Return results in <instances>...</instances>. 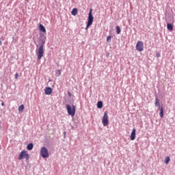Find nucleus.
I'll use <instances>...</instances> for the list:
<instances>
[{"label": "nucleus", "instance_id": "obj_9", "mask_svg": "<svg viewBox=\"0 0 175 175\" xmlns=\"http://www.w3.org/2000/svg\"><path fill=\"white\" fill-rule=\"evenodd\" d=\"M45 95H51V93L53 92V89L51 88H46L44 90Z\"/></svg>", "mask_w": 175, "mask_h": 175}, {"label": "nucleus", "instance_id": "obj_18", "mask_svg": "<svg viewBox=\"0 0 175 175\" xmlns=\"http://www.w3.org/2000/svg\"><path fill=\"white\" fill-rule=\"evenodd\" d=\"M169 162H170V157H165V163H166V165H167V163H169Z\"/></svg>", "mask_w": 175, "mask_h": 175}, {"label": "nucleus", "instance_id": "obj_14", "mask_svg": "<svg viewBox=\"0 0 175 175\" xmlns=\"http://www.w3.org/2000/svg\"><path fill=\"white\" fill-rule=\"evenodd\" d=\"M167 28L168 31H173V25H172L170 23L167 24Z\"/></svg>", "mask_w": 175, "mask_h": 175}, {"label": "nucleus", "instance_id": "obj_11", "mask_svg": "<svg viewBox=\"0 0 175 175\" xmlns=\"http://www.w3.org/2000/svg\"><path fill=\"white\" fill-rule=\"evenodd\" d=\"M79 10H77V8H73L72 12H71V14H72V16H76L78 13Z\"/></svg>", "mask_w": 175, "mask_h": 175}, {"label": "nucleus", "instance_id": "obj_5", "mask_svg": "<svg viewBox=\"0 0 175 175\" xmlns=\"http://www.w3.org/2000/svg\"><path fill=\"white\" fill-rule=\"evenodd\" d=\"M102 122L104 126H107V125H109V116L107 115V112L106 111L104 113Z\"/></svg>", "mask_w": 175, "mask_h": 175}, {"label": "nucleus", "instance_id": "obj_16", "mask_svg": "<svg viewBox=\"0 0 175 175\" xmlns=\"http://www.w3.org/2000/svg\"><path fill=\"white\" fill-rule=\"evenodd\" d=\"M116 33H118V35H120V33H121V29L120 28V26L116 27Z\"/></svg>", "mask_w": 175, "mask_h": 175}, {"label": "nucleus", "instance_id": "obj_8", "mask_svg": "<svg viewBox=\"0 0 175 175\" xmlns=\"http://www.w3.org/2000/svg\"><path fill=\"white\" fill-rule=\"evenodd\" d=\"M131 140H135L136 139V129H133L130 135Z\"/></svg>", "mask_w": 175, "mask_h": 175}, {"label": "nucleus", "instance_id": "obj_3", "mask_svg": "<svg viewBox=\"0 0 175 175\" xmlns=\"http://www.w3.org/2000/svg\"><path fill=\"white\" fill-rule=\"evenodd\" d=\"M38 59H42L43 55H44V49L43 47V44H41L36 53Z\"/></svg>", "mask_w": 175, "mask_h": 175}, {"label": "nucleus", "instance_id": "obj_2", "mask_svg": "<svg viewBox=\"0 0 175 175\" xmlns=\"http://www.w3.org/2000/svg\"><path fill=\"white\" fill-rule=\"evenodd\" d=\"M66 109L69 116H71V117H75V114H76V106L73 105L72 106H70V105H67Z\"/></svg>", "mask_w": 175, "mask_h": 175}, {"label": "nucleus", "instance_id": "obj_17", "mask_svg": "<svg viewBox=\"0 0 175 175\" xmlns=\"http://www.w3.org/2000/svg\"><path fill=\"white\" fill-rule=\"evenodd\" d=\"M24 111V105H21L19 107H18V111L22 112Z\"/></svg>", "mask_w": 175, "mask_h": 175}, {"label": "nucleus", "instance_id": "obj_19", "mask_svg": "<svg viewBox=\"0 0 175 175\" xmlns=\"http://www.w3.org/2000/svg\"><path fill=\"white\" fill-rule=\"evenodd\" d=\"M155 106H159V100L158 98L155 99Z\"/></svg>", "mask_w": 175, "mask_h": 175}, {"label": "nucleus", "instance_id": "obj_10", "mask_svg": "<svg viewBox=\"0 0 175 175\" xmlns=\"http://www.w3.org/2000/svg\"><path fill=\"white\" fill-rule=\"evenodd\" d=\"M39 29L40 32H43L44 33H46V28H44V26H43V25L40 24L39 25Z\"/></svg>", "mask_w": 175, "mask_h": 175}, {"label": "nucleus", "instance_id": "obj_15", "mask_svg": "<svg viewBox=\"0 0 175 175\" xmlns=\"http://www.w3.org/2000/svg\"><path fill=\"white\" fill-rule=\"evenodd\" d=\"M159 115H160V117L161 118H163V107H162V106L160 108V113H159Z\"/></svg>", "mask_w": 175, "mask_h": 175}, {"label": "nucleus", "instance_id": "obj_6", "mask_svg": "<svg viewBox=\"0 0 175 175\" xmlns=\"http://www.w3.org/2000/svg\"><path fill=\"white\" fill-rule=\"evenodd\" d=\"M40 155L42 158H49V150L46 147H42L40 150Z\"/></svg>", "mask_w": 175, "mask_h": 175}, {"label": "nucleus", "instance_id": "obj_4", "mask_svg": "<svg viewBox=\"0 0 175 175\" xmlns=\"http://www.w3.org/2000/svg\"><path fill=\"white\" fill-rule=\"evenodd\" d=\"M24 157L26 159L27 161H29V154H28L25 150L22 151L19 154V161H21V159H23Z\"/></svg>", "mask_w": 175, "mask_h": 175}, {"label": "nucleus", "instance_id": "obj_1", "mask_svg": "<svg viewBox=\"0 0 175 175\" xmlns=\"http://www.w3.org/2000/svg\"><path fill=\"white\" fill-rule=\"evenodd\" d=\"M92 23H94V16H92V9H90L88 14V23L85 28L86 30L92 25Z\"/></svg>", "mask_w": 175, "mask_h": 175}, {"label": "nucleus", "instance_id": "obj_21", "mask_svg": "<svg viewBox=\"0 0 175 175\" xmlns=\"http://www.w3.org/2000/svg\"><path fill=\"white\" fill-rule=\"evenodd\" d=\"M110 40H111V36H108L107 38V42H110Z\"/></svg>", "mask_w": 175, "mask_h": 175}, {"label": "nucleus", "instance_id": "obj_25", "mask_svg": "<svg viewBox=\"0 0 175 175\" xmlns=\"http://www.w3.org/2000/svg\"><path fill=\"white\" fill-rule=\"evenodd\" d=\"M0 46H2V40L0 39Z\"/></svg>", "mask_w": 175, "mask_h": 175}, {"label": "nucleus", "instance_id": "obj_23", "mask_svg": "<svg viewBox=\"0 0 175 175\" xmlns=\"http://www.w3.org/2000/svg\"><path fill=\"white\" fill-rule=\"evenodd\" d=\"M68 96H72V94L70 93V92H68Z\"/></svg>", "mask_w": 175, "mask_h": 175}, {"label": "nucleus", "instance_id": "obj_26", "mask_svg": "<svg viewBox=\"0 0 175 175\" xmlns=\"http://www.w3.org/2000/svg\"><path fill=\"white\" fill-rule=\"evenodd\" d=\"M157 57H160V55L159 53L157 54Z\"/></svg>", "mask_w": 175, "mask_h": 175}, {"label": "nucleus", "instance_id": "obj_13", "mask_svg": "<svg viewBox=\"0 0 175 175\" xmlns=\"http://www.w3.org/2000/svg\"><path fill=\"white\" fill-rule=\"evenodd\" d=\"M32 148H33V144H32V143L29 144L27 146V149L29 150V151H31V150H32Z\"/></svg>", "mask_w": 175, "mask_h": 175}, {"label": "nucleus", "instance_id": "obj_24", "mask_svg": "<svg viewBox=\"0 0 175 175\" xmlns=\"http://www.w3.org/2000/svg\"><path fill=\"white\" fill-rule=\"evenodd\" d=\"M1 106H5V103L2 102L1 103Z\"/></svg>", "mask_w": 175, "mask_h": 175}, {"label": "nucleus", "instance_id": "obj_7", "mask_svg": "<svg viewBox=\"0 0 175 175\" xmlns=\"http://www.w3.org/2000/svg\"><path fill=\"white\" fill-rule=\"evenodd\" d=\"M135 49L137 51H143L144 50V44H143V42L138 41L136 44Z\"/></svg>", "mask_w": 175, "mask_h": 175}, {"label": "nucleus", "instance_id": "obj_20", "mask_svg": "<svg viewBox=\"0 0 175 175\" xmlns=\"http://www.w3.org/2000/svg\"><path fill=\"white\" fill-rule=\"evenodd\" d=\"M56 74L57 75V76L61 75V70H57Z\"/></svg>", "mask_w": 175, "mask_h": 175}, {"label": "nucleus", "instance_id": "obj_12", "mask_svg": "<svg viewBox=\"0 0 175 175\" xmlns=\"http://www.w3.org/2000/svg\"><path fill=\"white\" fill-rule=\"evenodd\" d=\"M97 107L98 109H102V107H103V103L102 101H98L97 103Z\"/></svg>", "mask_w": 175, "mask_h": 175}, {"label": "nucleus", "instance_id": "obj_22", "mask_svg": "<svg viewBox=\"0 0 175 175\" xmlns=\"http://www.w3.org/2000/svg\"><path fill=\"white\" fill-rule=\"evenodd\" d=\"M15 79H16V80H17V79H18V73H16L15 75Z\"/></svg>", "mask_w": 175, "mask_h": 175}]
</instances>
